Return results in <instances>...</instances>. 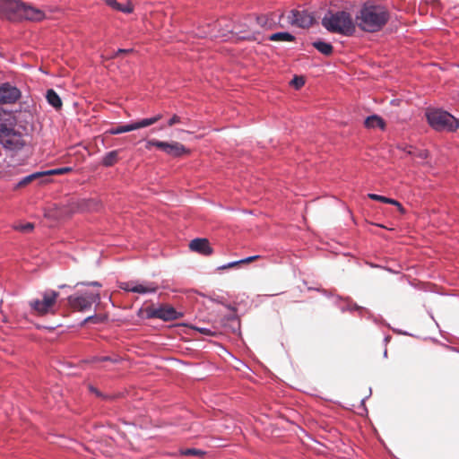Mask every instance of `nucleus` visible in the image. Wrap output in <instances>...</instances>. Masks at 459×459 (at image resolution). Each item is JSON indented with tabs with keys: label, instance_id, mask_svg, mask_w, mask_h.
I'll return each mask as SVG.
<instances>
[{
	"label": "nucleus",
	"instance_id": "f3484780",
	"mask_svg": "<svg viewBox=\"0 0 459 459\" xmlns=\"http://www.w3.org/2000/svg\"><path fill=\"white\" fill-rule=\"evenodd\" d=\"M162 118L161 114H157L152 117L143 118L141 120L133 122L134 130L150 126Z\"/></svg>",
	"mask_w": 459,
	"mask_h": 459
},
{
	"label": "nucleus",
	"instance_id": "72a5a7b5",
	"mask_svg": "<svg viewBox=\"0 0 459 459\" xmlns=\"http://www.w3.org/2000/svg\"><path fill=\"white\" fill-rule=\"evenodd\" d=\"M80 284L83 286H93L99 289L102 287V284L100 281L81 282Z\"/></svg>",
	"mask_w": 459,
	"mask_h": 459
},
{
	"label": "nucleus",
	"instance_id": "4468645a",
	"mask_svg": "<svg viewBox=\"0 0 459 459\" xmlns=\"http://www.w3.org/2000/svg\"><path fill=\"white\" fill-rule=\"evenodd\" d=\"M189 248L203 255H211L213 252L206 238H195L189 243Z\"/></svg>",
	"mask_w": 459,
	"mask_h": 459
},
{
	"label": "nucleus",
	"instance_id": "393cba45",
	"mask_svg": "<svg viewBox=\"0 0 459 459\" xmlns=\"http://www.w3.org/2000/svg\"><path fill=\"white\" fill-rule=\"evenodd\" d=\"M180 455L185 456H198V457H204L205 455V452L200 449L195 448H186L180 450Z\"/></svg>",
	"mask_w": 459,
	"mask_h": 459
},
{
	"label": "nucleus",
	"instance_id": "39448f33",
	"mask_svg": "<svg viewBox=\"0 0 459 459\" xmlns=\"http://www.w3.org/2000/svg\"><path fill=\"white\" fill-rule=\"evenodd\" d=\"M67 301L71 308L83 312L91 309L93 304L100 303V293L99 290L80 291L69 296Z\"/></svg>",
	"mask_w": 459,
	"mask_h": 459
},
{
	"label": "nucleus",
	"instance_id": "f03ea898",
	"mask_svg": "<svg viewBox=\"0 0 459 459\" xmlns=\"http://www.w3.org/2000/svg\"><path fill=\"white\" fill-rule=\"evenodd\" d=\"M324 28L332 33L342 36H352L356 31L355 22L348 12L328 11L322 19Z\"/></svg>",
	"mask_w": 459,
	"mask_h": 459
},
{
	"label": "nucleus",
	"instance_id": "9b49d317",
	"mask_svg": "<svg viewBox=\"0 0 459 459\" xmlns=\"http://www.w3.org/2000/svg\"><path fill=\"white\" fill-rule=\"evenodd\" d=\"M314 20V15L306 10H292L289 16V21L291 25L303 29L310 27Z\"/></svg>",
	"mask_w": 459,
	"mask_h": 459
},
{
	"label": "nucleus",
	"instance_id": "1a4fd4ad",
	"mask_svg": "<svg viewBox=\"0 0 459 459\" xmlns=\"http://www.w3.org/2000/svg\"><path fill=\"white\" fill-rule=\"evenodd\" d=\"M22 3L20 0H0L1 17L10 21L20 19Z\"/></svg>",
	"mask_w": 459,
	"mask_h": 459
},
{
	"label": "nucleus",
	"instance_id": "dca6fc26",
	"mask_svg": "<svg viewBox=\"0 0 459 459\" xmlns=\"http://www.w3.org/2000/svg\"><path fill=\"white\" fill-rule=\"evenodd\" d=\"M364 125L367 128H369V129H374V128L384 129L385 126L383 118L377 115H372V116L368 117L365 119Z\"/></svg>",
	"mask_w": 459,
	"mask_h": 459
},
{
	"label": "nucleus",
	"instance_id": "473e14b6",
	"mask_svg": "<svg viewBox=\"0 0 459 459\" xmlns=\"http://www.w3.org/2000/svg\"><path fill=\"white\" fill-rule=\"evenodd\" d=\"M181 122V118L180 117H178V115H174L172 116V117L168 121V126H172L176 124H178Z\"/></svg>",
	"mask_w": 459,
	"mask_h": 459
},
{
	"label": "nucleus",
	"instance_id": "2f4dec72",
	"mask_svg": "<svg viewBox=\"0 0 459 459\" xmlns=\"http://www.w3.org/2000/svg\"><path fill=\"white\" fill-rule=\"evenodd\" d=\"M133 52L132 48H119L117 52H115L113 55L110 56V58L117 56L119 54H127Z\"/></svg>",
	"mask_w": 459,
	"mask_h": 459
},
{
	"label": "nucleus",
	"instance_id": "423d86ee",
	"mask_svg": "<svg viewBox=\"0 0 459 459\" xmlns=\"http://www.w3.org/2000/svg\"><path fill=\"white\" fill-rule=\"evenodd\" d=\"M0 144L5 149L18 151L25 145V139L23 134L13 127L0 125Z\"/></svg>",
	"mask_w": 459,
	"mask_h": 459
},
{
	"label": "nucleus",
	"instance_id": "f8f14e48",
	"mask_svg": "<svg viewBox=\"0 0 459 459\" xmlns=\"http://www.w3.org/2000/svg\"><path fill=\"white\" fill-rule=\"evenodd\" d=\"M120 288L126 291L139 294L154 293L158 290V286L154 282L138 283L135 281H126L120 284Z\"/></svg>",
	"mask_w": 459,
	"mask_h": 459
},
{
	"label": "nucleus",
	"instance_id": "2eb2a0df",
	"mask_svg": "<svg viewBox=\"0 0 459 459\" xmlns=\"http://www.w3.org/2000/svg\"><path fill=\"white\" fill-rule=\"evenodd\" d=\"M408 155L411 156L414 160H425L429 157V152L424 149H417L412 146H406L402 149Z\"/></svg>",
	"mask_w": 459,
	"mask_h": 459
},
{
	"label": "nucleus",
	"instance_id": "5701e85b",
	"mask_svg": "<svg viewBox=\"0 0 459 459\" xmlns=\"http://www.w3.org/2000/svg\"><path fill=\"white\" fill-rule=\"evenodd\" d=\"M294 36L286 31L276 32L269 36V39L272 41H293Z\"/></svg>",
	"mask_w": 459,
	"mask_h": 459
},
{
	"label": "nucleus",
	"instance_id": "58836bf2",
	"mask_svg": "<svg viewBox=\"0 0 459 459\" xmlns=\"http://www.w3.org/2000/svg\"><path fill=\"white\" fill-rule=\"evenodd\" d=\"M106 4L111 7L115 6L117 4V0H104Z\"/></svg>",
	"mask_w": 459,
	"mask_h": 459
},
{
	"label": "nucleus",
	"instance_id": "a878e982",
	"mask_svg": "<svg viewBox=\"0 0 459 459\" xmlns=\"http://www.w3.org/2000/svg\"><path fill=\"white\" fill-rule=\"evenodd\" d=\"M107 320V316H102V315H93V316H90L88 317H86L82 325H84L86 323H92V324H100V323H103Z\"/></svg>",
	"mask_w": 459,
	"mask_h": 459
},
{
	"label": "nucleus",
	"instance_id": "0eeeda50",
	"mask_svg": "<svg viewBox=\"0 0 459 459\" xmlns=\"http://www.w3.org/2000/svg\"><path fill=\"white\" fill-rule=\"evenodd\" d=\"M152 146H155L166 154L172 157H181L188 152L186 148L178 142H162L155 139L148 140L146 142V149L150 150Z\"/></svg>",
	"mask_w": 459,
	"mask_h": 459
},
{
	"label": "nucleus",
	"instance_id": "4be33fe9",
	"mask_svg": "<svg viewBox=\"0 0 459 459\" xmlns=\"http://www.w3.org/2000/svg\"><path fill=\"white\" fill-rule=\"evenodd\" d=\"M118 160V151H111L105 154L102 159V165L105 167L113 166Z\"/></svg>",
	"mask_w": 459,
	"mask_h": 459
},
{
	"label": "nucleus",
	"instance_id": "7ed1b4c3",
	"mask_svg": "<svg viewBox=\"0 0 459 459\" xmlns=\"http://www.w3.org/2000/svg\"><path fill=\"white\" fill-rule=\"evenodd\" d=\"M426 117L429 126L436 131L455 132L459 128V119L443 109H429Z\"/></svg>",
	"mask_w": 459,
	"mask_h": 459
},
{
	"label": "nucleus",
	"instance_id": "a211bd4d",
	"mask_svg": "<svg viewBox=\"0 0 459 459\" xmlns=\"http://www.w3.org/2000/svg\"><path fill=\"white\" fill-rule=\"evenodd\" d=\"M368 197L370 198L371 200L382 202V203L388 204H393V205L396 206L401 212H404L402 204L394 199L385 197V196L377 195V194H368Z\"/></svg>",
	"mask_w": 459,
	"mask_h": 459
},
{
	"label": "nucleus",
	"instance_id": "c85d7f7f",
	"mask_svg": "<svg viewBox=\"0 0 459 459\" xmlns=\"http://www.w3.org/2000/svg\"><path fill=\"white\" fill-rule=\"evenodd\" d=\"M291 83L297 88H300L301 86L304 85L305 83V81L302 77H295L292 81H291Z\"/></svg>",
	"mask_w": 459,
	"mask_h": 459
},
{
	"label": "nucleus",
	"instance_id": "cd10ccee",
	"mask_svg": "<svg viewBox=\"0 0 459 459\" xmlns=\"http://www.w3.org/2000/svg\"><path fill=\"white\" fill-rule=\"evenodd\" d=\"M112 8H114L115 10H117V11H120L122 13H130L133 12V8L130 4H122L120 3H118L117 1V4H115V6H113Z\"/></svg>",
	"mask_w": 459,
	"mask_h": 459
},
{
	"label": "nucleus",
	"instance_id": "6e6552de",
	"mask_svg": "<svg viewBox=\"0 0 459 459\" xmlns=\"http://www.w3.org/2000/svg\"><path fill=\"white\" fill-rule=\"evenodd\" d=\"M145 314L147 318H158L163 321L176 320L183 316L169 305H160L158 307H147Z\"/></svg>",
	"mask_w": 459,
	"mask_h": 459
},
{
	"label": "nucleus",
	"instance_id": "20e7f679",
	"mask_svg": "<svg viewBox=\"0 0 459 459\" xmlns=\"http://www.w3.org/2000/svg\"><path fill=\"white\" fill-rule=\"evenodd\" d=\"M59 293L53 290H46L40 294L39 299H32L29 302L31 311L37 316H45L48 314H56V302Z\"/></svg>",
	"mask_w": 459,
	"mask_h": 459
},
{
	"label": "nucleus",
	"instance_id": "9d476101",
	"mask_svg": "<svg viewBox=\"0 0 459 459\" xmlns=\"http://www.w3.org/2000/svg\"><path fill=\"white\" fill-rule=\"evenodd\" d=\"M22 97L20 89L10 82L0 83V104H13Z\"/></svg>",
	"mask_w": 459,
	"mask_h": 459
},
{
	"label": "nucleus",
	"instance_id": "7c9ffc66",
	"mask_svg": "<svg viewBox=\"0 0 459 459\" xmlns=\"http://www.w3.org/2000/svg\"><path fill=\"white\" fill-rule=\"evenodd\" d=\"M16 229L21 231H30L33 229V225L31 223H26L20 226H17Z\"/></svg>",
	"mask_w": 459,
	"mask_h": 459
},
{
	"label": "nucleus",
	"instance_id": "6ab92c4d",
	"mask_svg": "<svg viewBox=\"0 0 459 459\" xmlns=\"http://www.w3.org/2000/svg\"><path fill=\"white\" fill-rule=\"evenodd\" d=\"M46 98L49 105H51L53 108L58 109L62 107V100L54 90H48L46 93Z\"/></svg>",
	"mask_w": 459,
	"mask_h": 459
},
{
	"label": "nucleus",
	"instance_id": "4c0bfd02",
	"mask_svg": "<svg viewBox=\"0 0 459 459\" xmlns=\"http://www.w3.org/2000/svg\"><path fill=\"white\" fill-rule=\"evenodd\" d=\"M256 20H257V22L259 24H261L262 26H267L268 25L266 16H259V17H257Z\"/></svg>",
	"mask_w": 459,
	"mask_h": 459
},
{
	"label": "nucleus",
	"instance_id": "a19ab883",
	"mask_svg": "<svg viewBox=\"0 0 459 459\" xmlns=\"http://www.w3.org/2000/svg\"><path fill=\"white\" fill-rule=\"evenodd\" d=\"M384 356H385V357H386V356H387V351H385V352H384Z\"/></svg>",
	"mask_w": 459,
	"mask_h": 459
},
{
	"label": "nucleus",
	"instance_id": "bb28decb",
	"mask_svg": "<svg viewBox=\"0 0 459 459\" xmlns=\"http://www.w3.org/2000/svg\"><path fill=\"white\" fill-rule=\"evenodd\" d=\"M72 169L69 168V167H65V168H60V169H50V170H48V171H44V176L46 175H61V174H65V173H67L69 171H71Z\"/></svg>",
	"mask_w": 459,
	"mask_h": 459
},
{
	"label": "nucleus",
	"instance_id": "b1692460",
	"mask_svg": "<svg viewBox=\"0 0 459 459\" xmlns=\"http://www.w3.org/2000/svg\"><path fill=\"white\" fill-rule=\"evenodd\" d=\"M44 176V173L43 172H35V173H32L30 175H28L26 177H24L23 178H22L18 184H17V187H22V186H25L26 185L30 184V182H32L34 179L36 178H39L40 177Z\"/></svg>",
	"mask_w": 459,
	"mask_h": 459
},
{
	"label": "nucleus",
	"instance_id": "c9c22d12",
	"mask_svg": "<svg viewBox=\"0 0 459 459\" xmlns=\"http://www.w3.org/2000/svg\"><path fill=\"white\" fill-rule=\"evenodd\" d=\"M96 360L100 361V362H103V361H112V362H117V359H112L108 356H103V357H100V358H97Z\"/></svg>",
	"mask_w": 459,
	"mask_h": 459
},
{
	"label": "nucleus",
	"instance_id": "f704fd0d",
	"mask_svg": "<svg viewBox=\"0 0 459 459\" xmlns=\"http://www.w3.org/2000/svg\"><path fill=\"white\" fill-rule=\"evenodd\" d=\"M259 257H260L259 255H252V256L246 257L244 259H240L239 262H240V264L250 263V262H253V261L258 259Z\"/></svg>",
	"mask_w": 459,
	"mask_h": 459
},
{
	"label": "nucleus",
	"instance_id": "ddd939ff",
	"mask_svg": "<svg viewBox=\"0 0 459 459\" xmlns=\"http://www.w3.org/2000/svg\"><path fill=\"white\" fill-rule=\"evenodd\" d=\"M45 17L43 11L30 5L22 3L20 19H26L30 21H41Z\"/></svg>",
	"mask_w": 459,
	"mask_h": 459
},
{
	"label": "nucleus",
	"instance_id": "412c9836",
	"mask_svg": "<svg viewBox=\"0 0 459 459\" xmlns=\"http://www.w3.org/2000/svg\"><path fill=\"white\" fill-rule=\"evenodd\" d=\"M134 130V125H133V123H130V124H126V125H123V126H118L117 127H112L107 131V134L115 135V134H120L131 132Z\"/></svg>",
	"mask_w": 459,
	"mask_h": 459
},
{
	"label": "nucleus",
	"instance_id": "e433bc0d",
	"mask_svg": "<svg viewBox=\"0 0 459 459\" xmlns=\"http://www.w3.org/2000/svg\"><path fill=\"white\" fill-rule=\"evenodd\" d=\"M196 330L205 335H212V333H213L211 329L204 328V327L196 328Z\"/></svg>",
	"mask_w": 459,
	"mask_h": 459
},
{
	"label": "nucleus",
	"instance_id": "aec40b11",
	"mask_svg": "<svg viewBox=\"0 0 459 459\" xmlns=\"http://www.w3.org/2000/svg\"><path fill=\"white\" fill-rule=\"evenodd\" d=\"M313 46L320 53H322L325 56H329L333 53V46L330 43L318 40V41L313 42Z\"/></svg>",
	"mask_w": 459,
	"mask_h": 459
},
{
	"label": "nucleus",
	"instance_id": "ea45409f",
	"mask_svg": "<svg viewBox=\"0 0 459 459\" xmlns=\"http://www.w3.org/2000/svg\"><path fill=\"white\" fill-rule=\"evenodd\" d=\"M90 389H91V391L92 393L96 394V395H98V396L100 395V393L97 389H95L94 387L91 386Z\"/></svg>",
	"mask_w": 459,
	"mask_h": 459
},
{
	"label": "nucleus",
	"instance_id": "c756f323",
	"mask_svg": "<svg viewBox=\"0 0 459 459\" xmlns=\"http://www.w3.org/2000/svg\"><path fill=\"white\" fill-rule=\"evenodd\" d=\"M240 262L239 260L238 261H233V262H230V263H228L226 264H223V265H221L218 267V270H226V269H230V268H232V267H235L236 265L239 264Z\"/></svg>",
	"mask_w": 459,
	"mask_h": 459
},
{
	"label": "nucleus",
	"instance_id": "f257e3e1",
	"mask_svg": "<svg viewBox=\"0 0 459 459\" xmlns=\"http://www.w3.org/2000/svg\"><path fill=\"white\" fill-rule=\"evenodd\" d=\"M389 17L385 6L367 2L357 13L355 25L363 31L377 32L387 23Z\"/></svg>",
	"mask_w": 459,
	"mask_h": 459
}]
</instances>
